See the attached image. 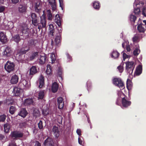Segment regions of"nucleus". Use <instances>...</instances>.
I'll use <instances>...</instances> for the list:
<instances>
[{"label": "nucleus", "instance_id": "obj_14", "mask_svg": "<svg viewBox=\"0 0 146 146\" xmlns=\"http://www.w3.org/2000/svg\"><path fill=\"white\" fill-rule=\"evenodd\" d=\"M27 6L25 5L20 4L18 8L19 13L25 14L27 12Z\"/></svg>", "mask_w": 146, "mask_h": 146}, {"label": "nucleus", "instance_id": "obj_13", "mask_svg": "<svg viewBox=\"0 0 146 146\" xmlns=\"http://www.w3.org/2000/svg\"><path fill=\"white\" fill-rule=\"evenodd\" d=\"M22 92V90L21 88L17 87H15L13 91V95L16 96H19Z\"/></svg>", "mask_w": 146, "mask_h": 146}, {"label": "nucleus", "instance_id": "obj_38", "mask_svg": "<svg viewBox=\"0 0 146 146\" xmlns=\"http://www.w3.org/2000/svg\"><path fill=\"white\" fill-rule=\"evenodd\" d=\"M40 1H37V13H38L39 14L41 12L42 10L40 8Z\"/></svg>", "mask_w": 146, "mask_h": 146}, {"label": "nucleus", "instance_id": "obj_6", "mask_svg": "<svg viewBox=\"0 0 146 146\" xmlns=\"http://www.w3.org/2000/svg\"><path fill=\"white\" fill-rule=\"evenodd\" d=\"M19 86L25 89H27L30 87V83L25 80H21L19 83Z\"/></svg>", "mask_w": 146, "mask_h": 146}, {"label": "nucleus", "instance_id": "obj_59", "mask_svg": "<svg viewBox=\"0 0 146 146\" xmlns=\"http://www.w3.org/2000/svg\"><path fill=\"white\" fill-rule=\"evenodd\" d=\"M62 117H59L58 119V121L60 124H62Z\"/></svg>", "mask_w": 146, "mask_h": 146}, {"label": "nucleus", "instance_id": "obj_5", "mask_svg": "<svg viewBox=\"0 0 146 146\" xmlns=\"http://www.w3.org/2000/svg\"><path fill=\"white\" fill-rule=\"evenodd\" d=\"M113 84L120 88L123 89L124 88V84L121 79L119 78H114L113 80Z\"/></svg>", "mask_w": 146, "mask_h": 146}, {"label": "nucleus", "instance_id": "obj_44", "mask_svg": "<svg viewBox=\"0 0 146 146\" xmlns=\"http://www.w3.org/2000/svg\"><path fill=\"white\" fill-rule=\"evenodd\" d=\"M26 53L23 48H22L20 50L19 53L20 55H22Z\"/></svg>", "mask_w": 146, "mask_h": 146}, {"label": "nucleus", "instance_id": "obj_37", "mask_svg": "<svg viewBox=\"0 0 146 146\" xmlns=\"http://www.w3.org/2000/svg\"><path fill=\"white\" fill-rule=\"evenodd\" d=\"M132 82L131 80L128 79L126 82V87L128 90L130 89L132 87Z\"/></svg>", "mask_w": 146, "mask_h": 146}, {"label": "nucleus", "instance_id": "obj_39", "mask_svg": "<svg viewBox=\"0 0 146 146\" xmlns=\"http://www.w3.org/2000/svg\"><path fill=\"white\" fill-rule=\"evenodd\" d=\"M140 50L138 48H136L134 50L133 54L134 56H137L140 52Z\"/></svg>", "mask_w": 146, "mask_h": 146}, {"label": "nucleus", "instance_id": "obj_20", "mask_svg": "<svg viewBox=\"0 0 146 146\" xmlns=\"http://www.w3.org/2000/svg\"><path fill=\"white\" fill-rule=\"evenodd\" d=\"M19 77L16 74L13 75L10 80V82L12 84H16L18 81Z\"/></svg>", "mask_w": 146, "mask_h": 146}, {"label": "nucleus", "instance_id": "obj_8", "mask_svg": "<svg viewBox=\"0 0 146 146\" xmlns=\"http://www.w3.org/2000/svg\"><path fill=\"white\" fill-rule=\"evenodd\" d=\"M58 33H57L56 35L55 39L56 45L57 46L59 45L61 42L62 30L61 28H60V29H58Z\"/></svg>", "mask_w": 146, "mask_h": 146}, {"label": "nucleus", "instance_id": "obj_26", "mask_svg": "<svg viewBox=\"0 0 146 146\" xmlns=\"http://www.w3.org/2000/svg\"><path fill=\"white\" fill-rule=\"evenodd\" d=\"M46 14L48 20L52 21L53 19L54 15L52 14L50 10L48 9L47 10Z\"/></svg>", "mask_w": 146, "mask_h": 146}, {"label": "nucleus", "instance_id": "obj_2", "mask_svg": "<svg viewBox=\"0 0 146 146\" xmlns=\"http://www.w3.org/2000/svg\"><path fill=\"white\" fill-rule=\"evenodd\" d=\"M37 49L38 48H37ZM39 50H37V56H40L39 63L41 65H43L45 62L47 58L46 55L42 52V49L40 48Z\"/></svg>", "mask_w": 146, "mask_h": 146}, {"label": "nucleus", "instance_id": "obj_62", "mask_svg": "<svg viewBox=\"0 0 146 146\" xmlns=\"http://www.w3.org/2000/svg\"><path fill=\"white\" fill-rule=\"evenodd\" d=\"M76 133L79 136L81 135V131L80 129H78L76 130Z\"/></svg>", "mask_w": 146, "mask_h": 146}, {"label": "nucleus", "instance_id": "obj_57", "mask_svg": "<svg viewBox=\"0 0 146 146\" xmlns=\"http://www.w3.org/2000/svg\"><path fill=\"white\" fill-rule=\"evenodd\" d=\"M5 7L4 6H0V13L2 12L5 10Z\"/></svg>", "mask_w": 146, "mask_h": 146}, {"label": "nucleus", "instance_id": "obj_10", "mask_svg": "<svg viewBox=\"0 0 146 146\" xmlns=\"http://www.w3.org/2000/svg\"><path fill=\"white\" fill-rule=\"evenodd\" d=\"M127 97H124L121 100V103L122 106L125 108H127L131 104V102L128 101Z\"/></svg>", "mask_w": 146, "mask_h": 146}, {"label": "nucleus", "instance_id": "obj_51", "mask_svg": "<svg viewBox=\"0 0 146 146\" xmlns=\"http://www.w3.org/2000/svg\"><path fill=\"white\" fill-rule=\"evenodd\" d=\"M64 103L58 104V107L59 109H62L64 107Z\"/></svg>", "mask_w": 146, "mask_h": 146}, {"label": "nucleus", "instance_id": "obj_4", "mask_svg": "<svg viewBox=\"0 0 146 146\" xmlns=\"http://www.w3.org/2000/svg\"><path fill=\"white\" fill-rule=\"evenodd\" d=\"M15 65L14 63L8 61L4 65L5 70L8 72L13 71L15 69Z\"/></svg>", "mask_w": 146, "mask_h": 146}, {"label": "nucleus", "instance_id": "obj_3", "mask_svg": "<svg viewBox=\"0 0 146 146\" xmlns=\"http://www.w3.org/2000/svg\"><path fill=\"white\" fill-rule=\"evenodd\" d=\"M126 64V70L130 75H132L135 67L134 63L133 61H128L125 63Z\"/></svg>", "mask_w": 146, "mask_h": 146}, {"label": "nucleus", "instance_id": "obj_12", "mask_svg": "<svg viewBox=\"0 0 146 146\" xmlns=\"http://www.w3.org/2000/svg\"><path fill=\"white\" fill-rule=\"evenodd\" d=\"M12 53V50L10 47L7 46L3 52V55L6 57L9 56L11 55Z\"/></svg>", "mask_w": 146, "mask_h": 146}, {"label": "nucleus", "instance_id": "obj_21", "mask_svg": "<svg viewBox=\"0 0 146 146\" xmlns=\"http://www.w3.org/2000/svg\"><path fill=\"white\" fill-rule=\"evenodd\" d=\"M39 85V87L40 88H42L44 86V78L43 76L41 75L38 79Z\"/></svg>", "mask_w": 146, "mask_h": 146}, {"label": "nucleus", "instance_id": "obj_18", "mask_svg": "<svg viewBox=\"0 0 146 146\" xmlns=\"http://www.w3.org/2000/svg\"><path fill=\"white\" fill-rule=\"evenodd\" d=\"M59 84L56 82H54L52 84L51 86V91L53 93L56 92L58 89Z\"/></svg>", "mask_w": 146, "mask_h": 146}, {"label": "nucleus", "instance_id": "obj_23", "mask_svg": "<svg viewBox=\"0 0 146 146\" xmlns=\"http://www.w3.org/2000/svg\"><path fill=\"white\" fill-rule=\"evenodd\" d=\"M34 98H27L25 100L24 104L25 106H28L31 104L33 105Z\"/></svg>", "mask_w": 146, "mask_h": 146}, {"label": "nucleus", "instance_id": "obj_11", "mask_svg": "<svg viewBox=\"0 0 146 146\" xmlns=\"http://www.w3.org/2000/svg\"><path fill=\"white\" fill-rule=\"evenodd\" d=\"M139 5L142 7V14L145 17H146V2L145 1H143L139 2Z\"/></svg>", "mask_w": 146, "mask_h": 146}, {"label": "nucleus", "instance_id": "obj_50", "mask_svg": "<svg viewBox=\"0 0 146 146\" xmlns=\"http://www.w3.org/2000/svg\"><path fill=\"white\" fill-rule=\"evenodd\" d=\"M35 41H34L33 40H31L29 42V45H32V46H35Z\"/></svg>", "mask_w": 146, "mask_h": 146}, {"label": "nucleus", "instance_id": "obj_16", "mask_svg": "<svg viewBox=\"0 0 146 146\" xmlns=\"http://www.w3.org/2000/svg\"><path fill=\"white\" fill-rule=\"evenodd\" d=\"M8 40V39L5 34L3 32L0 33V41L3 44H4L6 43Z\"/></svg>", "mask_w": 146, "mask_h": 146}, {"label": "nucleus", "instance_id": "obj_56", "mask_svg": "<svg viewBox=\"0 0 146 146\" xmlns=\"http://www.w3.org/2000/svg\"><path fill=\"white\" fill-rule=\"evenodd\" d=\"M67 58L68 59V61H70L72 60V57L68 53H66V54Z\"/></svg>", "mask_w": 146, "mask_h": 146}, {"label": "nucleus", "instance_id": "obj_17", "mask_svg": "<svg viewBox=\"0 0 146 146\" xmlns=\"http://www.w3.org/2000/svg\"><path fill=\"white\" fill-rule=\"evenodd\" d=\"M28 113L25 108H22L18 113V115L21 116L23 118L27 115Z\"/></svg>", "mask_w": 146, "mask_h": 146}, {"label": "nucleus", "instance_id": "obj_45", "mask_svg": "<svg viewBox=\"0 0 146 146\" xmlns=\"http://www.w3.org/2000/svg\"><path fill=\"white\" fill-rule=\"evenodd\" d=\"M38 127L40 129H42L43 127L42 122L41 120L40 121L39 123L38 124Z\"/></svg>", "mask_w": 146, "mask_h": 146}, {"label": "nucleus", "instance_id": "obj_61", "mask_svg": "<svg viewBox=\"0 0 146 146\" xmlns=\"http://www.w3.org/2000/svg\"><path fill=\"white\" fill-rule=\"evenodd\" d=\"M126 49L127 52H130L131 50V48L130 46L129 45H127L126 46Z\"/></svg>", "mask_w": 146, "mask_h": 146}, {"label": "nucleus", "instance_id": "obj_29", "mask_svg": "<svg viewBox=\"0 0 146 146\" xmlns=\"http://www.w3.org/2000/svg\"><path fill=\"white\" fill-rule=\"evenodd\" d=\"M142 66L141 65H139L136 69L135 72V74L137 76H139L142 73Z\"/></svg>", "mask_w": 146, "mask_h": 146}, {"label": "nucleus", "instance_id": "obj_64", "mask_svg": "<svg viewBox=\"0 0 146 146\" xmlns=\"http://www.w3.org/2000/svg\"><path fill=\"white\" fill-rule=\"evenodd\" d=\"M8 146H17L16 143H9Z\"/></svg>", "mask_w": 146, "mask_h": 146}, {"label": "nucleus", "instance_id": "obj_27", "mask_svg": "<svg viewBox=\"0 0 146 146\" xmlns=\"http://www.w3.org/2000/svg\"><path fill=\"white\" fill-rule=\"evenodd\" d=\"M48 1L49 3L52 8V9L53 10H55L56 8L55 0H48Z\"/></svg>", "mask_w": 146, "mask_h": 146}, {"label": "nucleus", "instance_id": "obj_42", "mask_svg": "<svg viewBox=\"0 0 146 146\" xmlns=\"http://www.w3.org/2000/svg\"><path fill=\"white\" fill-rule=\"evenodd\" d=\"M87 86V89L88 91L90 90L92 88V84L90 81H88L86 83Z\"/></svg>", "mask_w": 146, "mask_h": 146}, {"label": "nucleus", "instance_id": "obj_58", "mask_svg": "<svg viewBox=\"0 0 146 146\" xmlns=\"http://www.w3.org/2000/svg\"><path fill=\"white\" fill-rule=\"evenodd\" d=\"M60 3V6L62 8L63 5V0H59Z\"/></svg>", "mask_w": 146, "mask_h": 146}, {"label": "nucleus", "instance_id": "obj_36", "mask_svg": "<svg viewBox=\"0 0 146 146\" xmlns=\"http://www.w3.org/2000/svg\"><path fill=\"white\" fill-rule=\"evenodd\" d=\"M44 95V90H41L38 93V99H43Z\"/></svg>", "mask_w": 146, "mask_h": 146}, {"label": "nucleus", "instance_id": "obj_15", "mask_svg": "<svg viewBox=\"0 0 146 146\" xmlns=\"http://www.w3.org/2000/svg\"><path fill=\"white\" fill-rule=\"evenodd\" d=\"M141 6L139 5V3L136 4L135 2L133 3V7L134 8V13L135 15H139L140 13V7H141Z\"/></svg>", "mask_w": 146, "mask_h": 146}, {"label": "nucleus", "instance_id": "obj_35", "mask_svg": "<svg viewBox=\"0 0 146 146\" xmlns=\"http://www.w3.org/2000/svg\"><path fill=\"white\" fill-rule=\"evenodd\" d=\"M4 131L5 133H7L9 132L10 128V126L9 124L6 123L4 125Z\"/></svg>", "mask_w": 146, "mask_h": 146}, {"label": "nucleus", "instance_id": "obj_53", "mask_svg": "<svg viewBox=\"0 0 146 146\" xmlns=\"http://www.w3.org/2000/svg\"><path fill=\"white\" fill-rule=\"evenodd\" d=\"M129 56L127 55L125 53H123V60L124 61H125V59L127 58H128Z\"/></svg>", "mask_w": 146, "mask_h": 146}, {"label": "nucleus", "instance_id": "obj_40", "mask_svg": "<svg viewBox=\"0 0 146 146\" xmlns=\"http://www.w3.org/2000/svg\"><path fill=\"white\" fill-rule=\"evenodd\" d=\"M137 18L134 15H131L130 17V20L131 22L135 23Z\"/></svg>", "mask_w": 146, "mask_h": 146}, {"label": "nucleus", "instance_id": "obj_1", "mask_svg": "<svg viewBox=\"0 0 146 146\" xmlns=\"http://www.w3.org/2000/svg\"><path fill=\"white\" fill-rule=\"evenodd\" d=\"M43 14L42 16H40V23L37 24L38 26V29H39L38 33L40 34L42 32V28L46 27V22L45 15L44 13V11H42Z\"/></svg>", "mask_w": 146, "mask_h": 146}, {"label": "nucleus", "instance_id": "obj_28", "mask_svg": "<svg viewBox=\"0 0 146 146\" xmlns=\"http://www.w3.org/2000/svg\"><path fill=\"white\" fill-rule=\"evenodd\" d=\"M32 18V23L34 25H36V16L35 13H32L31 15Z\"/></svg>", "mask_w": 146, "mask_h": 146}, {"label": "nucleus", "instance_id": "obj_32", "mask_svg": "<svg viewBox=\"0 0 146 146\" xmlns=\"http://www.w3.org/2000/svg\"><path fill=\"white\" fill-rule=\"evenodd\" d=\"M36 72V68L35 66H33L30 69V74L33 75Z\"/></svg>", "mask_w": 146, "mask_h": 146}, {"label": "nucleus", "instance_id": "obj_60", "mask_svg": "<svg viewBox=\"0 0 146 146\" xmlns=\"http://www.w3.org/2000/svg\"><path fill=\"white\" fill-rule=\"evenodd\" d=\"M23 48H24V49L25 50L26 52H27L30 50V47L29 46H26L25 47H23Z\"/></svg>", "mask_w": 146, "mask_h": 146}, {"label": "nucleus", "instance_id": "obj_52", "mask_svg": "<svg viewBox=\"0 0 146 146\" xmlns=\"http://www.w3.org/2000/svg\"><path fill=\"white\" fill-rule=\"evenodd\" d=\"M50 58L52 61V63H54L56 60L54 55H52L51 56Z\"/></svg>", "mask_w": 146, "mask_h": 146}, {"label": "nucleus", "instance_id": "obj_34", "mask_svg": "<svg viewBox=\"0 0 146 146\" xmlns=\"http://www.w3.org/2000/svg\"><path fill=\"white\" fill-rule=\"evenodd\" d=\"M13 39L16 43H18L21 40V38L19 35H15L13 37Z\"/></svg>", "mask_w": 146, "mask_h": 146}, {"label": "nucleus", "instance_id": "obj_7", "mask_svg": "<svg viewBox=\"0 0 146 146\" xmlns=\"http://www.w3.org/2000/svg\"><path fill=\"white\" fill-rule=\"evenodd\" d=\"M140 22V24H139V23L137 24V29L139 32L143 33L145 32V28L146 29V20L143 21L145 24L141 23V21Z\"/></svg>", "mask_w": 146, "mask_h": 146}, {"label": "nucleus", "instance_id": "obj_41", "mask_svg": "<svg viewBox=\"0 0 146 146\" xmlns=\"http://www.w3.org/2000/svg\"><path fill=\"white\" fill-rule=\"evenodd\" d=\"M6 116L5 114L0 115V122H3L5 121Z\"/></svg>", "mask_w": 146, "mask_h": 146}, {"label": "nucleus", "instance_id": "obj_25", "mask_svg": "<svg viewBox=\"0 0 146 146\" xmlns=\"http://www.w3.org/2000/svg\"><path fill=\"white\" fill-rule=\"evenodd\" d=\"M54 22L59 27H60L61 24L60 17L58 15H55L54 17Z\"/></svg>", "mask_w": 146, "mask_h": 146}, {"label": "nucleus", "instance_id": "obj_63", "mask_svg": "<svg viewBox=\"0 0 146 146\" xmlns=\"http://www.w3.org/2000/svg\"><path fill=\"white\" fill-rule=\"evenodd\" d=\"M46 72L47 74H49L51 73V70H49L47 68Z\"/></svg>", "mask_w": 146, "mask_h": 146}, {"label": "nucleus", "instance_id": "obj_30", "mask_svg": "<svg viewBox=\"0 0 146 146\" xmlns=\"http://www.w3.org/2000/svg\"><path fill=\"white\" fill-rule=\"evenodd\" d=\"M119 53L117 51H114L111 54V57L115 59L117 58L119 56Z\"/></svg>", "mask_w": 146, "mask_h": 146}, {"label": "nucleus", "instance_id": "obj_19", "mask_svg": "<svg viewBox=\"0 0 146 146\" xmlns=\"http://www.w3.org/2000/svg\"><path fill=\"white\" fill-rule=\"evenodd\" d=\"M44 146H53V142L52 139L48 138L44 141Z\"/></svg>", "mask_w": 146, "mask_h": 146}, {"label": "nucleus", "instance_id": "obj_54", "mask_svg": "<svg viewBox=\"0 0 146 146\" xmlns=\"http://www.w3.org/2000/svg\"><path fill=\"white\" fill-rule=\"evenodd\" d=\"M139 37L137 36H134L132 38L133 41V42L137 41L139 39Z\"/></svg>", "mask_w": 146, "mask_h": 146}, {"label": "nucleus", "instance_id": "obj_55", "mask_svg": "<svg viewBox=\"0 0 146 146\" xmlns=\"http://www.w3.org/2000/svg\"><path fill=\"white\" fill-rule=\"evenodd\" d=\"M33 115L35 117V118L36 117V108L33 109Z\"/></svg>", "mask_w": 146, "mask_h": 146}, {"label": "nucleus", "instance_id": "obj_43", "mask_svg": "<svg viewBox=\"0 0 146 146\" xmlns=\"http://www.w3.org/2000/svg\"><path fill=\"white\" fill-rule=\"evenodd\" d=\"M62 69L60 67H59L58 72V76L61 78H62Z\"/></svg>", "mask_w": 146, "mask_h": 146}, {"label": "nucleus", "instance_id": "obj_22", "mask_svg": "<svg viewBox=\"0 0 146 146\" xmlns=\"http://www.w3.org/2000/svg\"><path fill=\"white\" fill-rule=\"evenodd\" d=\"M52 131L57 138L59 137L60 135V132L58 127L54 125L52 129Z\"/></svg>", "mask_w": 146, "mask_h": 146}, {"label": "nucleus", "instance_id": "obj_31", "mask_svg": "<svg viewBox=\"0 0 146 146\" xmlns=\"http://www.w3.org/2000/svg\"><path fill=\"white\" fill-rule=\"evenodd\" d=\"M94 8L98 10L100 7V4L98 1H95L93 3Z\"/></svg>", "mask_w": 146, "mask_h": 146}, {"label": "nucleus", "instance_id": "obj_9", "mask_svg": "<svg viewBox=\"0 0 146 146\" xmlns=\"http://www.w3.org/2000/svg\"><path fill=\"white\" fill-rule=\"evenodd\" d=\"M11 135L12 138L17 139L19 138L22 137L23 136V134L19 131H15L11 132Z\"/></svg>", "mask_w": 146, "mask_h": 146}, {"label": "nucleus", "instance_id": "obj_49", "mask_svg": "<svg viewBox=\"0 0 146 146\" xmlns=\"http://www.w3.org/2000/svg\"><path fill=\"white\" fill-rule=\"evenodd\" d=\"M36 56V52H35L33 53L30 57L31 60H32L34 59L35 57Z\"/></svg>", "mask_w": 146, "mask_h": 146}, {"label": "nucleus", "instance_id": "obj_24", "mask_svg": "<svg viewBox=\"0 0 146 146\" xmlns=\"http://www.w3.org/2000/svg\"><path fill=\"white\" fill-rule=\"evenodd\" d=\"M49 32L48 33L49 36H53V33L55 32V29H54V27L52 24H50L49 25Z\"/></svg>", "mask_w": 146, "mask_h": 146}, {"label": "nucleus", "instance_id": "obj_47", "mask_svg": "<svg viewBox=\"0 0 146 146\" xmlns=\"http://www.w3.org/2000/svg\"><path fill=\"white\" fill-rule=\"evenodd\" d=\"M117 68L118 69L120 72L121 73L123 72V66L120 65L117 67Z\"/></svg>", "mask_w": 146, "mask_h": 146}, {"label": "nucleus", "instance_id": "obj_33", "mask_svg": "<svg viewBox=\"0 0 146 146\" xmlns=\"http://www.w3.org/2000/svg\"><path fill=\"white\" fill-rule=\"evenodd\" d=\"M17 109L15 106H11L9 108V112L11 114H13L16 111Z\"/></svg>", "mask_w": 146, "mask_h": 146}, {"label": "nucleus", "instance_id": "obj_46", "mask_svg": "<svg viewBox=\"0 0 146 146\" xmlns=\"http://www.w3.org/2000/svg\"><path fill=\"white\" fill-rule=\"evenodd\" d=\"M27 32V29H26L25 28L23 27H22V29H21V32L22 34H26Z\"/></svg>", "mask_w": 146, "mask_h": 146}, {"label": "nucleus", "instance_id": "obj_48", "mask_svg": "<svg viewBox=\"0 0 146 146\" xmlns=\"http://www.w3.org/2000/svg\"><path fill=\"white\" fill-rule=\"evenodd\" d=\"M63 99L61 97H59L57 99L58 104L64 103L63 102Z\"/></svg>", "mask_w": 146, "mask_h": 146}]
</instances>
